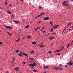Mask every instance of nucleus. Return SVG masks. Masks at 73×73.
<instances>
[{"mask_svg":"<svg viewBox=\"0 0 73 73\" xmlns=\"http://www.w3.org/2000/svg\"><path fill=\"white\" fill-rule=\"evenodd\" d=\"M36 64V62H34L33 64H29V65L31 67H33L34 66H35Z\"/></svg>","mask_w":73,"mask_h":73,"instance_id":"obj_1","label":"nucleus"},{"mask_svg":"<svg viewBox=\"0 0 73 73\" xmlns=\"http://www.w3.org/2000/svg\"><path fill=\"white\" fill-rule=\"evenodd\" d=\"M59 27V25H55L53 27L54 29H57V27Z\"/></svg>","mask_w":73,"mask_h":73,"instance_id":"obj_2","label":"nucleus"},{"mask_svg":"<svg viewBox=\"0 0 73 73\" xmlns=\"http://www.w3.org/2000/svg\"><path fill=\"white\" fill-rule=\"evenodd\" d=\"M22 54H23L24 55H25V56H29L28 55V54H27V53H22Z\"/></svg>","mask_w":73,"mask_h":73,"instance_id":"obj_3","label":"nucleus"},{"mask_svg":"<svg viewBox=\"0 0 73 73\" xmlns=\"http://www.w3.org/2000/svg\"><path fill=\"white\" fill-rule=\"evenodd\" d=\"M49 17H45L43 19L44 20H48V19H49Z\"/></svg>","mask_w":73,"mask_h":73,"instance_id":"obj_4","label":"nucleus"},{"mask_svg":"<svg viewBox=\"0 0 73 73\" xmlns=\"http://www.w3.org/2000/svg\"><path fill=\"white\" fill-rule=\"evenodd\" d=\"M6 28H8V29H12V27H9V26H6Z\"/></svg>","mask_w":73,"mask_h":73,"instance_id":"obj_5","label":"nucleus"},{"mask_svg":"<svg viewBox=\"0 0 73 73\" xmlns=\"http://www.w3.org/2000/svg\"><path fill=\"white\" fill-rule=\"evenodd\" d=\"M19 69V67H16L15 68V70H16V71H18Z\"/></svg>","mask_w":73,"mask_h":73,"instance_id":"obj_6","label":"nucleus"},{"mask_svg":"<svg viewBox=\"0 0 73 73\" xmlns=\"http://www.w3.org/2000/svg\"><path fill=\"white\" fill-rule=\"evenodd\" d=\"M22 52H21V53H19V56H23V55L22 54V53H23V52H22V53H21Z\"/></svg>","mask_w":73,"mask_h":73,"instance_id":"obj_7","label":"nucleus"},{"mask_svg":"<svg viewBox=\"0 0 73 73\" xmlns=\"http://www.w3.org/2000/svg\"><path fill=\"white\" fill-rule=\"evenodd\" d=\"M70 44H71V42H70V43H69V44H68L67 45L66 47L67 48H68V47L69 46Z\"/></svg>","mask_w":73,"mask_h":73,"instance_id":"obj_8","label":"nucleus"},{"mask_svg":"<svg viewBox=\"0 0 73 73\" xmlns=\"http://www.w3.org/2000/svg\"><path fill=\"white\" fill-rule=\"evenodd\" d=\"M15 57H14L13 58V61H12V62H14L15 61Z\"/></svg>","mask_w":73,"mask_h":73,"instance_id":"obj_9","label":"nucleus"},{"mask_svg":"<svg viewBox=\"0 0 73 73\" xmlns=\"http://www.w3.org/2000/svg\"><path fill=\"white\" fill-rule=\"evenodd\" d=\"M49 38H50V39L52 40L54 39V37H53V36H52V37H49Z\"/></svg>","mask_w":73,"mask_h":73,"instance_id":"obj_10","label":"nucleus"},{"mask_svg":"<svg viewBox=\"0 0 73 73\" xmlns=\"http://www.w3.org/2000/svg\"><path fill=\"white\" fill-rule=\"evenodd\" d=\"M34 50H32L31 51V54H33V53H34Z\"/></svg>","mask_w":73,"mask_h":73,"instance_id":"obj_11","label":"nucleus"},{"mask_svg":"<svg viewBox=\"0 0 73 73\" xmlns=\"http://www.w3.org/2000/svg\"><path fill=\"white\" fill-rule=\"evenodd\" d=\"M29 59L31 60H35V59L33 58H30Z\"/></svg>","mask_w":73,"mask_h":73,"instance_id":"obj_12","label":"nucleus"},{"mask_svg":"<svg viewBox=\"0 0 73 73\" xmlns=\"http://www.w3.org/2000/svg\"><path fill=\"white\" fill-rule=\"evenodd\" d=\"M67 64H70V65H72L73 63H71L70 64V63H67Z\"/></svg>","mask_w":73,"mask_h":73,"instance_id":"obj_13","label":"nucleus"},{"mask_svg":"<svg viewBox=\"0 0 73 73\" xmlns=\"http://www.w3.org/2000/svg\"><path fill=\"white\" fill-rule=\"evenodd\" d=\"M7 12H8V13H9L10 14L11 13V12L10 11H7Z\"/></svg>","mask_w":73,"mask_h":73,"instance_id":"obj_14","label":"nucleus"},{"mask_svg":"<svg viewBox=\"0 0 73 73\" xmlns=\"http://www.w3.org/2000/svg\"><path fill=\"white\" fill-rule=\"evenodd\" d=\"M36 42H32V44H36Z\"/></svg>","mask_w":73,"mask_h":73,"instance_id":"obj_15","label":"nucleus"},{"mask_svg":"<svg viewBox=\"0 0 73 73\" xmlns=\"http://www.w3.org/2000/svg\"><path fill=\"white\" fill-rule=\"evenodd\" d=\"M14 21V22H15V23H19V21H16V20H15Z\"/></svg>","mask_w":73,"mask_h":73,"instance_id":"obj_16","label":"nucleus"},{"mask_svg":"<svg viewBox=\"0 0 73 73\" xmlns=\"http://www.w3.org/2000/svg\"><path fill=\"white\" fill-rule=\"evenodd\" d=\"M33 71H34V72H38V70H36L35 69L33 70Z\"/></svg>","mask_w":73,"mask_h":73,"instance_id":"obj_17","label":"nucleus"},{"mask_svg":"<svg viewBox=\"0 0 73 73\" xmlns=\"http://www.w3.org/2000/svg\"><path fill=\"white\" fill-rule=\"evenodd\" d=\"M66 1H64V2H63V4H64V5H65V3H66Z\"/></svg>","mask_w":73,"mask_h":73,"instance_id":"obj_18","label":"nucleus"},{"mask_svg":"<svg viewBox=\"0 0 73 73\" xmlns=\"http://www.w3.org/2000/svg\"><path fill=\"white\" fill-rule=\"evenodd\" d=\"M7 33L9 34V35H10V36H11L12 35L11 34H10L9 33V32H7Z\"/></svg>","mask_w":73,"mask_h":73,"instance_id":"obj_19","label":"nucleus"},{"mask_svg":"<svg viewBox=\"0 0 73 73\" xmlns=\"http://www.w3.org/2000/svg\"><path fill=\"white\" fill-rule=\"evenodd\" d=\"M71 63H72V64H73V62H72V60H70V61L69 62V64H71Z\"/></svg>","mask_w":73,"mask_h":73,"instance_id":"obj_20","label":"nucleus"},{"mask_svg":"<svg viewBox=\"0 0 73 73\" xmlns=\"http://www.w3.org/2000/svg\"><path fill=\"white\" fill-rule=\"evenodd\" d=\"M50 23V24H51V25H52L53 24H52V21H50V22H49Z\"/></svg>","mask_w":73,"mask_h":73,"instance_id":"obj_21","label":"nucleus"},{"mask_svg":"<svg viewBox=\"0 0 73 73\" xmlns=\"http://www.w3.org/2000/svg\"><path fill=\"white\" fill-rule=\"evenodd\" d=\"M39 29V27H37V28H36V29H35V31H37L38 29Z\"/></svg>","mask_w":73,"mask_h":73,"instance_id":"obj_22","label":"nucleus"},{"mask_svg":"<svg viewBox=\"0 0 73 73\" xmlns=\"http://www.w3.org/2000/svg\"><path fill=\"white\" fill-rule=\"evenodd\" d=\"M72 29H73V26H72V27L70 28V30H72Z\"/></svg>","mask_w":73,"mask_h":73,"instance_id":"obj_23","label":"nucleus"},{"mask_svg":"<svg viewBox=\"0 0 73 73\" xmlns=\"http://www.w3.org/2000/svg\"><path fill=\"white\" fill-rule=\"evenodd\" d=\"M8 1H6V3H5V5H7Z\"/></svg>","mask_w":73,"mask_h":73,"instance_id":"obj_24","label":"nucleus"},{"mask_svg":"<svg viewBox=\"0 0 73 73\" xmlns=\"http://www.w3.org/2000/svg\"><path fill=\"white\" fill-rule=\"evenodd\" d=\"M29 27V25H27V26H26V28H28Z\"/></svg>","mask_w":73,"mask_h":73,"instance_id":"obj_25","label":"nucleus"},{"mask_svg":"<svg viewBox=\"0 0 73 73\" xmlns=\"http://www.w3.org/2000/svg\"><path fill=\"white\" fill-rule=\"evenodd\" d=\"M44 45L43 44H41V45H40V47H43V46H44Z\"/></svg>","mask_w":73,"mask_h":73,"instance_id":"obj_26","label":"nucleus"},{"mask_svg":"<svg viewBox=\"0 0 73 73\" xmlns=\"http://www.w3.org/2000/svg\"><path fill=\"white\" fill-rule=\"evenodd\" d=\"M68 5V3H66L64 4V5Z\"/></svg>","mask_w":73,"mask_h":73,"instance_id":"obj_27","label":"nucleus"},{"mask_svg":"<svg viewBox=\"0 0 73 73\" xmlns=\"http://www.w3.org/2000/svg\"><path fill=\"white\" fill-rule=\"evenodd\" d=\"M49 35V33H48L47 34H45V36H48V35Z\"/></svg>","mask_w":73,"mask_h":73,"instance_id":"obj_28","label":"nucleus"},{"mask_svg":"<svg viewBox=\"0 0 73 73\" xmlns=\"http://www.w3.org/2000/svg\"><path fill=\"white\" fill-rule=\"evenodd\" d=\"M53 31V28H52V29H50V31Z\"/></svg>","mask_w":73,"mask_h":73,"instance_id":"obj_29","label":"nucleus"},{"mask_svg":"<svg viewBox=\"0 0 73 73\" xmlns=\"http://www.w3.org/2000/svg\"><path fill=\"white\" fill-rule=\"evenodd\" d=\"M14 15L13 14V15H12V17L13 18H14Z\"/></svg>","mask_w":73,"mask_h":73,"instance_id":"obj_30","label":"nucleus"},{"mask_svg":"<svg viewBox=\"0 0 73 73\" xmlns=\"http://www.w3.org/2000/svg\"><path fill=\"white\" fill-rule=\"evenodd\" d=\"M20 38H19V39H18L17 40V41H20Z\"/></svg>","mask_w":73,"mask_h":73,"instance_id":"obj_31","label":"nucleus"},{"mask_svg":"<svg viewBox=\"0 0 73 73\" xmlns=\"http://www.w3.org/2000/svg\"><path fill=\"white\" fill-rule=\"evenodd\" d=\"M16 52H17V53H18V52H19V51L18 50V49H17Z\"/></svg>","mask_w":73,"mask_h":73,"instance_id":"obj_32","label":"nucleus"},{"mask_svg":"<svg viewBox=\"0 0 73 73\" xmlns=\"http://www.w3.org/2000/svg\"><path fill=\"white\" fill-rule=\"evenodd\" d=\"M64 46H62V48H61V50H63L64 49Z\"/></svg>","mask_w":73,"mask_h":73,"instance_id":"obj_33","label":"nucleus"},{"mask_svg":"<svg viewBox=\"0 0 73 73\" xmlns=\"http://www.w3.org/2000/svg\"><path fill=\"white\" fill-rule=\"evenodd\" d=\"M41 8H42V7L41 6H39L40 9H41Z\"/></svg>","mask_w":73,"mask_h":73,"instance_id":"obj_34","label":"nucleus"},{"mask_svg":"<svg viewBox=\"0 0 73 73\" xmlns=\"http://www.w3.org/2000/svg\"><path fill=\"white\" fill-rule=\"evenodd\" d=\"M48 53H49L50 54H51V51H49L48 52Z\"/></svg>","mask_w":73,"mask_h":73,"instance_id":"obj_35","label":"nucleus"},{"mask_svg":"<svg viewBox=\"0 0 73 73\" xmlns=\"http://www.w3.org/2000/svg\"><path fill=\"white\" fill-rule=\"evenodd\" d=\"M27 37L28 38H31V36H27Z\"/></svg>","mask_w":73,"mask_h":73,"instance_id":"obj_36","label":"nucleus"},{"mask_svg":"<svg viewBox=\"0 0 73 73\" xmlns=\"http://www.w3.org/2000/svg\"><path fill=\"white\" fill-rule=\"evenodd\" d=\"M62 66V64H60V65H59V67H61V66Z\"/></svg>","mask_w":73,"mask_h":73,"instance_id":"obj_37","label":"nucleus"},{"mask_svg":"<svg viewBox=\"0 0 73 73\" xmlns=\"http://www.w3.org/2000/svg\"><path fill=\"white\" fill-rule=\"evenodd\" d=\"M71 24V23H69L68 24V27H69V26H70V25Z\"/></svg>","mask_w":73,"mask_h":73,"instance_id":"obj_38","label":"nucleus"},{"mask_svg":"<svg viewBox=\"0 0 73 73\" xmlns=\"http://www.w3.org/2000/svg\"><path fill=\"white\" fill-rule=\"evenodd\" d=\"M60 54L59 53H57V54H56V55H60Z\"/></svg>","mask_w":73,"mask_h":73,"instance_id":"obj_39","label":"nucleus"},{"mask_svg":"<svg viewBox=\"0 0 73 73\" xmlns=\"http://www.w3.org/2000/svg\"><path fill=\"white\" fill-rule=\"evenodd\" d=\"M43 68H44V69H46V67L45 66H44L43 67Z\"/></svg>","mask_w":73,"mask_h":73,"instance_id":"obj_40","label":"nucleus"},{"mask_svg":"<svg viewBox=\"0 0 73 73\" xmlns=\"http://www.w3.org/2000/svg\"><path fill=\"white\" fill-rule=\"evenodd\" d=\"M23 64H26V62H23Z\"/></svg>","mask_w":73,"mask_h":73,"instance_id":"obj_41","label":"nucleus"},{"mask_svg":"<svg viewBox=\"0 0 73 73\" xmlns=\"http://www.w3.org/2000/svg\"><path fill=\"white\" fill-rule=\"evenodd\" d=\"M65 30H66V28L64 29V30H63V32H64V31H65Z\"/></svg>","mask_w":73,"mask_h":73,"instance_id":"obj_42","label":"nucleus"},{"mask_svg":"<svg viewBox=\"0 0 73 73\" xmlns=\"http://www.w3.org/2000/svg\"><path fill=\"white\" fill-rule=\"evenodd\" d=\"M58 70H61V69L60 68V67H58Z\"/></svg>","mask_w":73,"mask_h":73,"instance_id":"obj_43","label":"nucleus"},{"mask_svg":"<svg viewBox=\"0 0 73 73\" xmlns=\"http://www.w3.org/2000/svg\"><path fill=\"white\" fill-rule=\"evenodd\" d=\"M65 67H67V68H68V66H67V65H65Z\"/></svg>","mask_w":73,"mask_h":73,"instance_id":"obj_44","label":"nucleus"},{"mask_svg":"<svg viewBox=\"0 0 73 73\" xmlns=\"http://www.w3.org/2000/svg\"><path fill=\"white\" fill-rule=\"evenodd\" d=\"M46 67H47V68L49 67V66H48V65H46Z\"/></svg>","mask_w":73,"mask_h":73,"instance_id":"obj_45","label":"nucleus"},{"mask_svg":"<svg viewBox=\"0 0 73 73\" xmlns=\"http://www.w3.org/2000/svg\"><path fill=\"white\" fill-rule=\"evenodd\" d=\"M58 67H57L56 68H55V69H56V70H58Z\"/></svg>","mask_w":73,"mask_h":73,"instance_id":"obj_46","label":"nucleus"},{"mask_svg":"<svg viewBox=\"0 0 73 73\" xmlns=\"http://www.w3.org/2000/svg\"><path fill=\"white\" fill-rule=\"evenodd\" d=\"M3 44V42H0V44Z\"/></svg>","mask_w":73,"mask_h":73,"instance_id":"obj_47","label":"nucleus"},{"mask_svg":"<svg viewBox=\"0 0 73 73\" xmlns=\"http://www.w3.org/2000/svg\"><path fill=\"white\" fill-rule=\"evenodd\" d=\"M41 21H38V23H41Z\"/></svg>","mask_w":73,"mask_h":73,"instance_id":"obj_48","label":"nucleus"},{"mask_svg":"<svg viewBox=\"0 0 73 73\" xmlns=\"http://www.w3.org/2000/svg\"><path fill=\"white\" fill-rule=\"evenodd\" d=\"M6 73H9V72H8V71H6Z\"/></svg>","mask_w":73,"mask_h":73,"instance_id":"obj_49","label":"nucleus"},{"mask_svg":"<svg viewBox=\"0 0 73 73\" xmlns=\"http://www.w3.org/2000/svg\"><path fill=\"white\" fill-rule=\"evenodd\" d=\"M54 34H56V32H54V33H53Z\"/></svg>","mask_w":73,"mask_h":73,"instance_id":"obj_50","label":"nucleus"},{"mask_svg":"<svg viewBox=\"0 0 73 73\" xmlns=\"http://www.w3.org/2000/svg\"><path fill=\"white\" fill-rule=\"evenodd\" d=\"M40 15H38V16H37L38 17H40Z\"/></svg>","mask_w":73,"mask_h":73,"instance_id":"obj_51","label":"nucleus"},{"mask_svg":"<svg viewBox=\"0 0 73 73\" xmlns=\"http://www.w3.org/2000/svg\"><path fill=\"white\" fill-rule=\"evenodd\" d=\"M53 43H52V44H51V46H52V45H53Z\"/></svg>","mask_w":73,"mask_h":73,"instance_id":"obj_52","label":"nucleus"},{"mask_svg":"<svg viewBox=\"0 0 73 73\" xmlns=\"http://www.w3.org/2000/svg\"><path fill=\"white\" fill-rule=\"evenodd\" d=\"M56 52H59V49L58 50H56Z\"/></svg>","mask_w":73,"mask_h":73,"instance_id":"obj_53","label":"nucleus"},{"mask_svg":"<svg viewBox=\"0 0 73 73\" xmlns=\"http://www.w3.org/2000/svg\"><path fill=\"white\" fill-rule=\"evenodd\" d=\"M44 13H43V12H42V13H41V14H44Z\"/></svg>","mask_w":73,"mask_h":73,"instance_id":"obj_54","label":"nucleus"},{"mask_svg":"<svg viewBox=\"0 0 73 73\" xmlns=\"http://www.w3.org/2000/svg\"><path fill=\"white\" fill-rule=\"evenodd\" d=\"M43 33H45V31H43Z\"/></svg>","mask_w":73,"mask_h":73,"instance_id":"obj_55","label":"nucleus"},{"mask_svg":"<svg viewBox=\"0 0 73 73\" xmlns=\"http://www.w3.org/2000/svg\"><path fill=\"white\" fill-rule=\"evenodd\" d=\"M43 44V42H41V43L40 44Z\"/></svg>","mask_w":73,"mask_h":73,"instance_id":"obj_56","label":"nucleus"},{"mask_svg":"<svg viewBox=\"0 0 73 73\" xmlns=\"http://www.w3.org/2000/svg\"><path fill=\"white\" fill-rule=\"evenodd\" d=\"M35 19H37V17H35Z\"/></svg>","mask_w":73,"mask_h":73,"instance_id":"obj_57","label":"nucleus"},{"mask_svg":"<svg viewBox=\"0 0 73 73\" xmlns=\"http://www.w3.org/2000/svg\"><path fill=\"white\" fill-rule=\"evenodd\" d=\"M60 51H61V49H58V52H60Z\"/></svg>","mask_w":73,"mask_h":73,"instance_id":"obj_58","label":"nucleus"},{"mask_svg":"<svg viewBox=\"0 0 73 73\" xmlns=\"http://www.w3.org/2000/svg\"><path fill=\"white\" fill-rule=\"evenodd\" d=\"M9 6H12V5H11V4H10L9 5Z\"/></svg>","mask_w":73,"mask_h":73,"instance_id":"obj_59","label":"nucleus"},{"mask_svg":"<svg viewBox=\"0 0 73 73\" xmlns=\"http://www.w3.org/2000/svg\"><path fill=\"white\" fill-rule=\"evenodd\" d=\"M44 29V27H43V28L42 29Z\"/></svg>","mask_w":73,"mask_h":73,"instance_id":"obj_60","label":"nucleus"},{"mask_svg":"<svg viewBox=\"0 0 73 73\" xmlns=\"http://www.w3.org/2000/svg\"><path fill=\"white\" fill-rule=\"evenodd\" d=\"M42 29H41L40 30V31H42Z\"/></svg>","mask_w":73,"mask_h":73,"instance_id":"obj_61","label":"nucleus"},{"mask_svg":"<svg viewBox=\"0 0 73 73\" xmlns=\"http://www.w3.org/2000/svg\"><path fill=\"white\" fill-rule=\"evenodd\" d=\"M71 1H73V0H70Z\"/></svg>","mask_w":73,"mask_h":73,"instance_id":"obj_62","label":"nucleus"},{"mask_svg":"<svg viewBox=\"0 0 73 73\" xmlns=\"http://www.w3.org/2000/svg\"><path fill=\"white\" fill-rule=\"evenodd\" d=\"M23 0H21V1H22V2H23Z\"/></svg>","mask_w":73,"mask_h":73,"instance_id":"obj_63","label":"nucleus"},{"mask_svg":"<svg viewBox=\"0 0 73 73\" xmlns=\"http://www.w3.org/2000/svg\"><path fill=\"white\" fill-rule=\"evenodd\" d=\"M46 72H44V73H46Z\"/></svg>","mask_w":73,"mask_h":73,"instance_id":"obj_64","label":"nucleus"}]
</instances>
